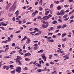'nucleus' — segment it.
<instances>
[{
  "label": "nucleus",
  "mask_w": 74,
  "mask_h": 74,
  "mask_svg": "<svg viewBox=\"0 0 74 74\" xmlns=\"http://www.w3.org/2000/svg\"><path fill=\"white\" fill-rule=\"evenodd\" d=\"M65 14V12L63 10H61L60 12V13L58 12L57 15H64Z\"/></svg>",
  "instance_id": "nucleus-1"
},
{
  "label": "nucleus",
  "mask_w": 74,
  "mask_h": 74,
  "mask_svg": "<svg viewBox=\"0 0 74 74\" xmlns=\"http://www.w3.org/2000/svg\"><path fill=\"white\" fill-rule=\"evenodd\" d=\"M15 62L17 64H18V65H22V61H20V60H16L15 61Z\"/></svg>",
  "instance_id": "nucleus-2"
},
{
  "label": "nucleus",
  "mask_w": 74,
  "mask_h": 74,
  "mask_svg": "<svg viewBox=\"0 0 74 74\" xmlns=\"http://www.w3.org/2000/svg\"><path fill=\"white\" fill-rule=\"evenodd\" d=\"M16 71L17 72H18V73H21V68L20 67L17 68V69H16Z\"/></svg>",
  "instance_id": "nucleus-3"
},
{
  "label": "nucleus",
  "mask_w": 74,
  "mask_h": 74,
  "mask_svg": "<svg viewBox=\"0 0 74 74\" xmlns=\"http://www.w3.org/2000/svg\"><path fill=\"white\" fill-rule=\"evenodd\" d=\"M49 18H50V17H49L48 16H45L43 17L42 19H44V20H47V19H49Z\"/></svg>",
  "instance_id": "nucleus-4"
},
{
  "label": "nucleus",
  "mask_w": 74,
  "mask_h": 74,
  "mask_svg": "<svg viewBox=\"0 0 74 74\" xmlns=\"http://www.w3.org/2000/svg\"><path fill=\"white\" fill-rule=\"evenodd\" d=\"M38 12V11H37V10H35V12H33L32 13V15H33L34 14V16H32V17H34V16H35V15H36V14H37Z\"/></svg>",
  "instance_id": "nucleus-5"
},
{
  "label": "nucleus",
  "mask_w": 74,
  "mask_h": 74,
  "mask_svg": "<svg viewBox=\"0 0 74 74\" xmlns=\"http://www.w3.org/2000/svg\"><path fill=\"white\" fill-rule=\"evenodd\" d=\"M16 8V6L13 5L12 7V10L13 11H14L15 10V9Z\"/></svg>",
  "instance_id": "nucleus-6"
},
{
  "label": "nucleus",
  "mask_w": 74,
  "mask_h": 74,
  "mask_svg": "<svg viewBox=\"0 0 74 74\" xmlns=\"http://www.w3.org/2000/svg\"><path fill=\"white\" fill-rule=\"evenodd\" d=\"M42 27H43V28H45V29H46V28H47L48 26V25H45L44 24H42Z\"/></svg>",
  "instance_id": "nucleus-7"
},
{
  "label": "nucleus",
  "mask_w": 74,
  "mask_h": 74,
  "mask_svg": "<svg viewBox=\"0 0 74 74\" xmlns=\"http://www.w3.org/2000/svg\"><path fill=\"white\" fill-rule=\"evenodd\" d=\"M19 12L18 11V10H17L15 12V13H14V15H16V17H17L18 16V15H19Z\"/></svg>",
  "instance_id": "nucleus-8"
},
{
  "label": "nucleus",
  "mask_w": 74,
  "mask_h": 74,
  "mask_svg": "<svg viewBox=\"0 0 74 74\" xmlns=\"http://www.w3.org/2000/svg\"><path fill=\"white\" fill-rule=\"evenodd\" d=\"M3 68H4V69H5L6 68V69L7 70H8L9 69V66H3Z\"/></svg>",
  "instance_id": "nucleus-9"
},
{
  "label": "nucleus",
  "mask_w": 74,
  "mask_h": 74,
  "mask_svg": "<svg viewBox=\"0 0 74 74\" xmlns=\"http://www.w3.org/2000/svg\"><path fill=\"white\" fill-rule=\"evenodd\" d=\"M1 23L2 26H5L7 25V24H5L3 22H1Z\"/></svg>",
  "instance_id": "nucleus-10"
},
{
  "label": "nucleus",
  "mask_w": 74,
  "mask_h": 74,
  "mask_svg": "<svg viewBox=\"0 0 74 74\" xmlns=\"http://www.w3.org/2000/svg\"><path fill=\"white\" fill-rule=\"evenodd\" d=\"M17 60H21L22 58L19 56H17Z\"/></svg>",
  "instance_id": "nucleus-11"
},
{
  "label": "nucleus",
  "mask_w": 74,
  "mask_h": 74,
  "mask_svg": "<svg viewBox=\"0 0 74 74\" xmlns=\"http://www.w3.org/2000/svg\"><path fill=\"white\" fill-rule=\"evenodd\" d=\"M43 23H45V24H46V25H48V26H49V23L47 22H45V21H43Z\"/></svg>",
  "instance_id": "nucleus-12"
},
{
  "label": "nucleus",
  "mask_w": 74,
  "mask_h": 74,
  "mask_svg": "<svg viewBox=\"0 0 74 74\" xmlns=\"http://www.w3.org/2000/svg\"><path fill=\"white\" fill-rule=\"evenodd\" d=\"M66 35H67V34H66V33H64L62 34V37L63 38L64 37V36H66Z\"/></svg>",
  "instance_id": "nucleus-13"
},
{
  "label": "nucleus",
  "mask_w": 74,
  "mask_h": 74,
  "mask_svg": "<svg viewBox=\"0 0 74 74\" xmlns=\"http://www.w3.org/2000/svg\"><path fill=\"white\" fill-rule=\"evenodd\" d=\"M44 52V50L42 49L40 50L39 51H38V53H40V52H41V53H42Z\"/></svg>",
  "instance_id": "nucleus-14"
},
{
  "label": "nucleus",
  "mask_w": 74,
  "mask_h": 74,
  "mask_svg": "<svg viewBox=\"0 0 74 74\" xmlns=\"http://www.w3.org/2000/svg\"><path fill=\"white\" fill-rule=\"evenodd\" d=\"M57 9L58 10H61L62 9V8L60 6H58V7Z\"/></svg>",
  "instance_id": "nucleus-15"
},
{
  "label": "nucleus",
  "mask_w": 74,
  "mask_h": 74,
  "mask_svg": "<svg viewBox=\"0 0 74 74\" xmlns=\"http://www.w3.org/2000/svg\"><path fill=\"white\" fill-rule=\"evenodd\" d=\"M67 27V25H66L64 24L63 25V26L62 27V29H63V28H64V27Z\"/></svg>",
  "instance_id": "nucleus-16"
},
{
  "label": "nucleus",
  "mask_w": 74,
  "mask_h": 74,
  "mask_svg": "<svg viewBox=\"0 0 74 74\" xmlns=\"http://www.w3.org/2000/svg\"><path fill=\"white\" fill-rule=\"evenodd\" d=\"M42 69H40L39 70L37 69V71H38V73H40V72H41V71H42Z\"/></svg>",
  "instance_id": "nucleus-17"
},
{
  "label": "nucleus",
  "mask_w": 74,
  "mask_h": 74,
  "mask_svg": "<svg viewBox=\"0 0 74 74\" xmlns=\"http://www.w3.org/2000/svg\"><path fill=\"white\" fill-rule=\"evenodd\" d=\"M26 38L27 39V43H28V44H30V40L29 38Z\"/></svg>",
  "instance_id": "nucleus-18"
},
{
  "label": "nucleus",
  "mask_w": 74,
  "mask_h": 74,
  "mask_svg": "<svg viewBox=\"0 0 74 74\" xmlns=\"http://www.w3.org/2000/svg\"><path fill=\"white\" fill-rule=\"evenodd\" d=\"M37 19H42V18H41V17L40 16H38L37 17Z\"/></svg>",
  "instance_id": "nucleus-19"
},
{
  "label": "nucleus",
  "mask_w": 74,
  "mask_h": 74,
  "mask_svg": "<svg viewBox=\"0 0 74 74\" xmlns=\"http://www.w3.org/2000/svg\"><path fill=\"white\" fill-rule=\"evenodd\" d=\"M54 3H56V4H58L60 2L59 1H54Z\"/></svg>",
  "instance_id": "nucleus-20"
},
{
  "label": "nucleus",
  "mask_w": 74,
  "mask_h": 74,
  "mask_svg": "<svg viewBox=\"0 0 74 74\" xmlns=\"http://www.w3.org/2000/svg\"><path fill=\"white\" fill-rule=\"evenodd\" d=\"M39 11H42L43 9L41 7H39Z\"/></svg>",
  "instance_id": "nucleus-21"
},
{
  "label": "nucleus",
  "mask_w": 74,
  "mask_h": 74,
  "mask_svg": "<svg viewBox=\"0 0 74 74\" xmlns=\"http://www.w3.org/2000/svg\"><path fill=\"white\" fill-rule=\"evenodd\" d=\"M53 56L52 55H49V59H51L52 57Z\"/></svg>",
  "instance_id": "nucleus-22"
},
{
  "label": "nucleus",
  "mask_w": 74,
  "mask_h": 74,
  "mask_svg": "<svg viewBox=\"0 0 74 74\" xmlns=\"http://www.w3.org/2000/svg\"><path fill=\"white\" fill-rule=\"evenodd\" d=\"M67 16H68V15L67 14H66L65 15L63 16V18H67Z\"/></svg>",
  "instance_id": "nucleus-23"
},
{
  "label": "nucleus",
  "mask_w": 74,
  "mask_h": 74,
  "mask_svg": "<svg viewBox=\"0 0 74 74\" xmlns=\"http://www.w3.org/2000/svg\"><path fill=\"white\" fill-rule=\"evenodd\" d=\"M1 43H2V44H3V43H5V44H7V41H6V40L5 41L3 40L1 42Z\"/></svg>",
  "instance_id": "nucleus-24"
},
{
  "label": "nucleus",
  "mask_w": 74,
  "mask_h": 74,
  "mask_svg": "<svg viewBox=\"0 0 74 74\" xmlns=\"http://www.w3.org/2000/svg\"><path fill=\"white\" fill-rule=\"evenodd\" d=\"M62 41H67V38H66L62 39Z\"/></svg>",
  "instance_id": "nucleus-25"
},
{
  "label": "nucleus",
  "mask_w": 74,
  "mask_h": 74,
  "mask_svg": "<svg viewBox=\"0 0 74 74\" xmlns=\"http://www.w3.org/2000/svg\"><path fill=\"white\" fill-rule=\"evenodd\" d=\"M39 4H40V5H42V0H40L39 2Z\"/></svg>",
  "instance_id": "nucleus-26"
},
{
  "label": "nucleus",
  "mask_w": 74,
  "mask_h": 74,
  "mask_svg": "<svg viewBox=\"0 0 74 74\" xmlns=\"http://www.w3.org/2000/svg\"><path fill=\"white\" fill-rule=\"evenodd\" d=\"M42 58L43 59H46V57L45 56H42Z\"/></svg>",
  "instance_id": "nucleus-27"
},
{
  "label": "nucleus",
  "mask_w": 74,
  "mask_h": 74,
  "mask_svg": "<svg viewBox=\"0 0 74 74\" xmlns=\"http://www.w3.org/2000/svg\"><path fill=\"white\" fill-rule=\"evenodd\" d=\"M53 27H51L50 28V29H49V31H51L52 30H53Z\"/></svg>",
  "instance_id": "nucleus-28"
},
{
  "label": "nucleus",
  "mask_w": 74,
  "mask_h": 74,
  "mask_svg": "<svg viewBox=\"0 0 74 74\" xmlns=\"http://www.w3.org/2000/svg\"><path fill=\"white\" fill-rule=\"evenodd\" d=\"M69 5H64V7H65V8H67V7H69Z\"/></svg>",
  "instance_id": "nucleus-29"
},
{
  "label": "nucleus",
  "mask_w": 74,
  "mask_h": 74,
  "mask_svg": "<svg viewBox=\"0 0 74 74\" xmlns=\"http://www.w3.org/2000/svg\"><path fill=\"white\" fill-rule=\"evenodd\" d=\"M56 23H57V21H54L52 23L53 24H54V25H55Z\"/></svg>",
  "instance_id": "nucleus-30"
},
{
  "label": "nucleus",
  "mask_w": 74,
  "mask_h": 74,
  "mask_svg": "<svg viewBox=\"0 0 74 74\" xmlns=\"http://www.w3.org/2000/svg\"><path fill=\"white\" fill-rule=\"evenodd\" d=\"M9 49V47H7L5 49V52H6L7 50H8Z\"/></svg>",
  "instance_id": "nucleus-31"
},
{
  "label": "nucleus",
  "mask_w": 74,
  "mask_h": 74,
  "mask_svg": "<svg viewBox=\"0 0 74 74\" xmlns=\"http://www.w3.org/2000/svg\"><path fill=\"white\" fill-rule=\"evenodd\" d=\"M25 60H26V61H28L29 60H30V59L26 58H25Z\"/></svg>",
  "instance_id": "nucleus-32"
},
{
  "label": "nucleus",
  "mask_w": 74,
  "mask_h": 74,
  "mask_svg": "<svg viewBox=\"0 0 74 74\" xmlns=\"http://www.w3.org/2000/svg\"><path fill=\"white\" fill-rule=\"evenodd\" d=\"M32 22H27L26 24V25H29L30 24H32Z\"/></svg>",
  "instance_id": "nucleus-33"
},
{
  "label": "nucleus",
  "mask_w": 74,
  "mask_h": 74,
  "mask_svg": "<svg viewBox=\"0 0 74 74\" xmlns=\"http://www.w3.org/2000/svg\"><path fill=\"white\" fill-rule=\"evenodd\" d=\"M15 70H13V71L11 73L12 74H15Z\"/></svg>",
  "instance_id": "nucleus-34"
},
{
  "label": "nucleus",
  "mask_w": 74,
  "mask_h": 74,
  "mask_svg": "<svg viewBox=\"0 0 74 74\" xmlns=\"http://www.w3.org/2000/svg\"><path fill=\"white\" fill-rule=\"evenodd\" d=\"M65 54V53H61L60 55V56H64V54Z\"/></svg>",
  "instance_id": "nucleus-35"
},
{
  "label": "nucleus",
  "mask_w": 74,
  "mask_h": 74,
  "mask_svg": "<svg viewBox=\"0 0 74 74\" xmlns=\"http://www.w3.org/2000/svg\"><path fill=\"white\" fill-rule=\"evenodd\" d=\"M62 27V26L61 25H58L57 26V27L58 29H60Z\"/></svg>",
  "instance_id": "nucleus-36"
},
{
  "label": "nucleus",
  "mask_w": 74,
  "mask_h": 74,
  "mask_svg": "<svg viewBox=\"0 0 74 74\" xmlns=\"http://www.w3.org/2000/svg\"><path fill=\"white\" fill-rule=\"evenodd\" d=\"M50 7L51 8H52L53 7V4H51L50 6Z\"/></svg>",
  "instance_id": "nucleus-37"
},
{
  "label": "nucleus",
  "mask_w": 74,
  "mask_h": 74,
  "mask_svg": "<svg viewBox=\"0 0 74 74\" xmlns=\"http://www.w3.org/2000/svg\"><path fill=\"white\" fill-rule=\"evenodd\" d=\"M25 68H24L23 69V70H27V67H25Z\"/></svg>",
  "instance_id": "nucleus-38"
},
{
  "label": "nucleus",
  "mask_w": 74,
  "mask_h": 74,
  "mask_svg": "<svg viewBox=\"0 0 74 74\" xmlns=\"http://www.w3.org/2000/svg\"><path fill=\"white\" fill-rule=\"evenodd\" d=\"M10 58V57H9V56H7L6 57L5 56L4 57V58H6V59L8 58Z\"/></svg>",
  "instance_id": "nucleus-39"
},
{
  "label": "nucleus",
  "mask_w": 74,
  "mask_h": 74,
  "mask_svg": "<svg viewBox=\"0 0 74 74\" xmlns=\"http://www.w3.org/2000/svg\"><path fill=\"white\" fill-rule=\"evenodd\" d=\"M74 16L73 15H72V16L70 18V19H71L74 18Z\"/></svg>",
  "instance_id": "nucleus-40"
},
{
  "label": "nucleus",
  "mask_w": 74,
  "mask_h": 74,
  "mask_svg": "<svg viewBox=\"0 0 74 74\" xmlns=\"http://www.w3.org/2000/svg\"><path fill=\"white\" fill-rule=\"evenodd\" d=\"M27 56H31V54L29 53H27Z\"/></svg>",
  "instance_id": "nucleus-41"
},
{
  "label": "nucleus",
  "mask_w": 74,
  "mask_h": 74,
  "mask_svg": "<svg viewBox=\"0 0 74 74\" xmlns=\"http://www.w3.org/2000/svg\"><path fill=\"white\" fill-rule=\"evenodd\" d=\"M11 45L12 47H13V46H15V43H13Z\"/></svg>",
  "instance_id": "nucleus-42"
},
{
  "label": "nucleus",
  "mask_w": 74,
  "mask_h": 74,
  "mask_svg": "<svg viewBox=\"0 0 74 74\" xmlns=\"http://www.w3.org/2000/svg\"><path fill=\"white\" fill-rule=\"evenodd\" d=\"M50 42H54V40L53 39H51L50 40Z\"/></svg>",
  "instance_id": "nucleus-43"
},
{
  "label": "nucleus",
  "mask_w": 74,
  "mask_h": 74,
  "mask_svg": "<svg viewBox=\"0 0 74 74\" xmlns=\"http://www.w3.org/2000/svg\"><path fill=\"white\" fill-rule=\"evenodd\" d=\"M20 32H21V30H19L16 32L15 33H20Z\"/></svg>",
  "instance_id": "nucleus-44"
},
{
  "label": "nucleus",
  "mask_w": 74,
  "mask_h": 74,
  "mask_svg": "<svg viewBox=\"0 0 74 74\" xmlns=\"http://www.w3.org/2000/svg\"><path fill=\"white\" fill-rule=\"evenodd\" d=\"M34 30L35 31H38V29H37V28H35V29H34Z\"/></svg>",
  "instance_id": "nucleus-45"
},
{
  "label": "nucleus",
  "mask_w": 74,
  "mask_h": 74,
  "mask_svg": "<svg viewBox=\"0 0 74 74\" xmlns=\"http://www.w3.org/2000/svg\"><path fill=\"white\" fill-rule=\"evenodd\" d=\"M36 66L37 67H41V64H38L36 65Z\"/></svg>",
  "instance_id": "nucleus-46"
},
{
  "label": "nucleus",
  "mask_w": 74,
  "mask_h": 74,
  "mask_svg": "<svg viewBox=\"0 0 74 74\" xmlns=\"http://www.w3.org/2000/svg\"><path fill=\"white\" fill-rule=\"evenodd\" d=\"M18 23V24H22V21H19Z\"/></svg>",
  "instance_id": "nucleus-47"
},
{
  "label": "nucleus",
  "mask_w": 74,
  "mask_h": 74,
  "mask_svg": "<svg viewBox=\"0 0 74 74\" xmlns=\"http://www.w3.org/2000/svg\"><path fill=\"white\" fill-rule=\"evenodd\" d=\"M69 19V17L68 18H66L64 19V20H65L66 21H67V20H68Z\"/></svg>",
  "instance_id": "nucleus-48"
},
{
  "label": "nucleus",
  "mask_w": 74,
  "mask_h": 74,
  "mask_svg": "<svg viewBox=\"0 0 74 74\" xmlns=\"http://www.w3.org/2000/svg\"><path fill=\"white\" fill-rule=\"evenodd\" d=\"M37 47H34V50H36V49H37Z\"/></svg>",
  "instance_id": "nucleus-49"
},
{
  "label": "nucleus",
  "mask_w": 74,
  "mask_h": 74,
  "mask_svg": "<svg viewBox=\"0 0 74 74\" xmlns=\"http://www.w3.org/2000/svg\"><path fill=\"white\" fill-rule=\"evenodd\" d=\"M45 66H49V64L48 63H46Z\"/></svg>",
  "instance_id": "nucleus-50"
},
{
  "label": "nucleus",
  "mask_w": 74,
  "mask_h": 74,
  "mask_svg": "<svg viewBox=\"0 0 74 74\" xmlns=\"http://www.w3.org/2000/svg\"><path fill=\"white\" fill-rule=\"evenodd\" d=\"M32 8V7H30L29 8H28L27 10H31Z\"/></svg>",
  "instance_id": "nucleus-51"
},
{
  "label": "nucleus",
  "mask_w": 74,
  "mask_h": 74,
  "mask_svg": "<svg viewBox=\"0 0 74 74\" xmlns=\"http://www.w3.org/2000/svg\"><path fill=\"white\" fill-rule=\"evenodd\" d=\"M62 48H64V47H65V46H64V44H62Z\"/></svg>",
  "instance_id": "nucleus-52"
},
{
  "label": "nucleus",
  "mask_w": 74,
  "mask_h": 74,
  "mask_svg": "<svg viewBox=\"0 0 74 74\" xmlns=\"http://www.w3.org/2000/svg\"><path fill=\"white\" fill-rule=\"evenodd\" d=\"M58 22H62V21L60 20V19H58Z\"/></svg>",
  "instance_id": "nucleus-53"
},
{
  "label": "nucleus",
  "mask_w": 74,
  "mask_h": 74,
  "mask_svg": "<svg viewBox=\"0 0 74 74\" xmlns=\"http://www.w3.org/2000/svg\"><path fill=\"white\" fill-rule=\"evenodd\" d=\"M12 21H15V18L13 17L12 18Z\"/></svg>",
  "instance_id": "nucleus-54"
},
{
  "label": "nucleus",
  "mask_w": 74,
  "mask_h": 74,
  "mask_svg": "<svg viewBox=\"0 0 74 74\" xmlns=\"http://www.w3.org/2000/svg\"><path fill=\"white\" fill-rule=\"evenodd\" d=\"M57 52H58V53H59L60 52V49L58 50L57 51Z\"/></svg>",
  "instance_id": "nucleus-55"
},
{
  "label": "nucleus",
  "mask_w": 74,
  "mask_h": 74,
  "mask_svg": "<svg viewBox=\"0 0 74 74\" xmlns=\"http://www.w3.org/2000/svg\"><path fill=\"white\" fill-rule=\"evenodd\" d=\"M32 49V48H30V47H28V50H30V49Z\"/></svg>",
  "instance_id": "nucleus-56"
},
{
  "label": "nucleus",
  "mask_w": 74,
  "mask_h": 74,
  "mask_svg": "<svg viewBox=\"0 0 74 74\" xmlns=\"http://www.w3.org/2000/svg\"><path fill=\"white\" fill-rule=\"evenodd\" d=\"M69 12V10H67L66 11H65V12Z\"/></svg>",
  "instance_id": "nucleus-57"
},
{
  "label": "nucleus",
  "mask_w": 74,
  "mask_h": 74,
  "mask_svg": "<svg viewBox=\"0 0 74 74\" xmlns=\"http://www.w3.org/2000/svg\"><path fill=\"white\" fill-rule=\"evenodd\" d=\"M74 22V20H71L70 21V23H72V22Z\"/></svg>",
  "instance_id": "nucleus-58"
},
{
  "label": "nucleus",
  "mask_w": 74,
  "mask_h": 74,
  "mask_svg": "<svg viewBox=\"0 0 74 74\" xmlns=\"http://www.w3.org/2000/svg\"><path fill=\"white\" fill-rule=\"evenodd\" d=\"M23 23H26V21H25V19L23 20Z\"/></svg>",
  "instance_id": "nucleus-59"
},
{
  "label": "nucleus",
  "mask_w": 74,
  "mask_h": 74,
  "mask_svg": "<svg viewBox=\"0 0 74 74\" xmlns=\"http://www.w3.org/2000/svg\"><path fill=\"white\" fill-rule=\"evenodd\" d=\"M11 5V3H9V4H8V7H10V5Z\"/></svg>",
  "instance_id": "nucleus-60"
},
{
  "label": "nucleus",
  "mask_w": 74,
  "mask_h": 74,
  "mask_svg": "<svg viewBox=\"0 0 74 74\" xmlns=\"http://www.w3.org/2000/svg\"><path fill=\"white\" fill-rule=\"evenodd\" d=\"M34 46H35V47H38V45L37 44H36L34 45Z\"/></svg>",
  "instance_id": "nucleus-61"
},
{
  "label": "nucleus",
  "mask_w": 74,
  "mask_h": 74,
  "mask_svg": "<svg viewBox=\"0 0 74 74\" xmlns=\"http://www.w3.org/2000/svg\"><path fill=\"white\" fill-rule=\"evenodd\" d=\"M20 54H21V55H23V53L21 52L20 51H19Z\"/></svg>",
  "instance_id": "nucleus-62"
},
{
  "label": "nucleus",
  "mask_w": 74,
  "mask_h": 74,
  "mask_svg": "<svg viewBox=\"0 0 74 74\" xmlns=\"http://www.w3.org/2000/svg\"><path fill=\"white\" fill-rule=\"evenodd\" d=\"M48 17H50H50H52V15H51V14H49L48 16Z\"/></svg>",
  "instance_id": "nucleus-63"
},
{
  "label": "nucleus",
  "mask_w": 74,
  "mask_h": 74,
  "mask_svg": "<svg viewBox=\"0 0 74 74\" xmlns=\"http://www.w3.org/2000/svg\"><path fill=\"white\" fill-rule=\"evenodd\" d=\"M10 67H11H11H14V66H13L12 65H10Z\"/></svg>",
  "instance_id": "nucleus-64"
}]
</instances>
